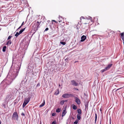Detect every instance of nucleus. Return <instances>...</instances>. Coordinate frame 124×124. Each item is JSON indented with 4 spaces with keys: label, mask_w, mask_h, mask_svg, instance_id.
Instances as JSON below:
<instances>
[{
    "label": "nucleus",
    "mask_w": 124,
    "mask_h": 124,
    "mask_svg": "<svg viewBox=\"0 0 124 124\" xmlns=\"http://www.w3.org/2000/svg\"><path fill=\"white\" fill-rule=\"evenodd\" d=\"M74 96L72 94L66 93L63 94L62 97L64 98H68L70 97Z\"/></svg>",
    "instance_id": "1"
},
{
    "label": "nucleus",
    "mask_w": 124,
    "mask_h": 124,
    "mask_svg": "<svg viewBox=\"0 0 124 124\" xmlns=\"http://www.w3.org/2000/svg\"><path fill=\"white\" fill-rule=\"evenodd\" d=\"M13 117H14L17 120H18V116L16 112H15L13 114L12 116Z\"/></svg>",
    "instance_id": "2"
},
{
    "label": "nucleus",
    "mask_w": 124,
    "mask_h": 124,
    "mask_svg": "<svg viewBox=\"0 0 124 124\" xmlns=\"http://www.w3.org/2000/svg\"><path fill=\"white\" fill-rule=\"evenodd\" d=\"M75 101L76 103L78 104L79 105L80 104V101L79 99L77 97H75Z\"/></svg>",
    "instance_id": "3"
},
{
    "label": "nucleus",
    "mask_w": 124,
    "mask_h": 124,
    "mask_svg": "<svg viewBox=\"0 0 124 124\" xmlns=\"http://www.w3.org/2000/svg\"><path fill=\"white\" fill-rule=\"evenodd\" d=\"M31 98L30 96H29L28 97H26L24 100V101L28 103L29 102Z\"/></svg>",
    "instance_id": "4"
},
{
    "label": "nucleus",
    "mask_w": 124,
    "mask_h": 124,
    "mask_svg": "<svg viewBox=\"0 0 124 124\" xmlns=\"http://www.w3.org/2000/svg\"><path fill=\"white\" fill-rule=\"evenodd\" d=\"M72 85L75 86H77L78 85V83L76 82L74 80H72L71 81Z\"/></svg>",
    "instance_id": "5"
},
{
    "label": "nucleus",
    "mask_w": 124,
    "mask_h": 124,
    "mask_svg": "<svg viewBox=\"0 0 124 124\" xmlns=\"http://www.w3.org/2000/svg\"><path fill=\"white\" fill-rule=\"evenodd\" d=\"M40 23V22H37L36 24L34 25H35V28H38L39 27V26Z\"/></svg>",
    "instance_id": "6"
},
{
    "label": "nucleus",
    "mask_w": 124,
    "mask_h": 124,
    "mask_svg": "<svg viewBox=\"0 0 124 124\" xmlns=\"http://www.w3.org/2000/svg\"><path fill=\"white\" fill-rule=\"evenodd\" d=\"M86 39V37L84 35L82 36L81 37V42H83Z\"/></svg>",
    "instance_id": "7"
},
{
    "label": "nucleus",
    "mask_w": 124,
    "mask_h": 124,
    "mask_svg": "<svg viewBox=\"0 0 124 124\" xmlns=\"http://www.w3.org/2000/svg\"><path fill=\"white\" fill-rule=\"evenodd\" d=\"M67 113V112L66 111V109L64 108L62 112V117L64 116Z\"/></svg>",
    "instance_id": "8"
},
{
    "label": "nucleus",
    "mask_w": 124,
    "mask_h": 124,
    "mask_svg": "<svg viewBox=\"0 0 124 124\" xmlns=\"http://www.w3.org/2000/svg\"><path fill=\"white\" fill-rule=\"evenodd\" d=\"M112 64H110L108 65L107 67H105L106 69L107 70L109 69L112 66Z\"/></svg>",
    "instance_id": "9"
},
{
    "label": "nucleus",
    "mask_w": 124,
    "mask_h": 124,
    "mask_svg": "<svg viewBox=\"0 0 124 124\" xmlns=\"http://www.w3.org/2000/svg\"><path fill=\"white\" fill-rule=\"evenodd\" d=\"M81 115H78L77 114V117L78 119V120H80L81 119Z\"/></svg>",
    "instance_id": "10"
},
{
    "label": "nucleus",
    "mask_w": 124,
    "mask_h": 124,
    "mask_svg": "<svg viewBox=\"0 0 124 124\" xmlns=\"http://www.w3.org/2000/svg\"><path fill=\"white\" fill-rule=\"evenodd\" d=\"M45 104V101L44 100L43 102L39 106L40 108H41L43 107Z\"/></svg>",
    "instance_id": "11"
},
{
    "label": "nucleus",
    "mask_w": 124,
    "mask_h": 124,
    "mask_svg": "<svg viewBox=\"0 0 124 124\" xmlns=\"http://www.w3.org/2000/svg\"><path fill=\"white\" fill-rule=\"evenodd\" d=\"M11 41L10 40H8L6 43V45H10L11 44Z\"/></svg>",
    "instance_id": "12"
},
{
    "label": "nucleus",
    "mask_w": 124,
    "mask_h": 124,
    "mask_svg": "<svg viewBox=\"0 0 124 124\" xmlns=\"http://www.w3.org/2000/svg\"><path fill=\"white\" fill-rule=\"evenodd\" d=\"M78 112V115H81V109H78L77 110Z\"/></svg>",
    "instance_id": "13"
},
{
    "label": "nucleus",
    "mask_w": 124,
    "mask_h": 124,
    "mask_svg": "<svg viewBox=\"0 0 124 124\" xmlns=\"http://www.w3.org/2000/svg\"><path fill=\"white\" fill-rule=\"evenodd\" d=\"M25 28L23 29H22L21 30L19 31V34H21L22 33L24 30Z\"/></svg>",
    "instance_id": "14"
},
{
    "label": "nucleus",
    "mask_w": 124,
    "mask_h": 124,
    "mask_svg": "<svg viewBox=\"0 0 124 124\" xmlns=\"http://www.w3.org/2000/svg\"><path fill=\"white\" fill-rule=\"evenodd\" d=\"M72 105V108L73 109L75 110L77 109V107L74 104Z\"/></svg>",
    "instance_id": "15"
},
{
    "label": "nucleus",
    "mask_w": 124,
    "mask_h": 124,
    "mask_svg": "<svg viewBox=\"0 0 124 124\" xmlns=\"http://www.w3.org/2000/svg\"><path fill=\"white\" fill-rule=\"evenodd\" d=\"M6 48L7 47L6 46H3L2 49V51L3 52H5L6 51Z\"/></svg>",
    "instance_id": "16"
},
{
    "label": "nucleus",
    "mask_w": 124,
    "mask_h": 124,
    "mask_svg": "<svg viewBox=\"0 0 124 124\" xmlns=\"http://www.w3.org/2000/svg\"><path fill=\"white\" fill-rule=\"evenodd\" d=\"M61 109L60 108H58L56 110V112H59L61 111Z\"/></svg>",
    "instance_id": "17"
},
{
    "label": "nucleus",
    "mask_w": 124,
    "mask_h": 124,
    "mask_svg": "<svg viewBox=\"0 0 124 124\" xmlns=\"http://www.w3.org/2000/svg\"><path fill=\"white\" fill-rule=\"evenodd\" d=\"M27 104V103L24 101V102L23 105V108H24Z\"/></svg>",
    "instance_id": "18"
},
{
    "label": "nucleus",
    "mask_w": 124,
    "mask_h": 124,
    "mask_svg": "<svg viewBox=\"0 0 124 124\" xmlns=\"http://www.w3.org/2000/svg\"><path fill=\"white\" fill-rule=\"evenodd\" d=\"M66 101H64V100L61 101L60 102L61 104L62 105H63L64 104L65 102Z\"/></svg>",
    "instance_id": "19"
},
{
    "label": "nucleus",
    "mask_w": 124,
    "mask_h": 124,
    "mask_svg": "<svg viewBox=\"0 0 124 124\" xmlns=\"http://www.w3.org/2000/svg\"><path fill=\"white\" fill-rule=\"evenodd\" d=\"M107 70L106 69V68H105L104 69L101 70V73H102Z\"/></svg>",
    "instance_id": "20"
},
{
    "label": "nucleus",
    "mask_w": 124,
    "mask_h": 124,
    "mask_svg": "<svg viewBox=\"0 0 124 124\" xmlns=\"http://www.w3.org/2000/svg\"><path fill=\"white\" fill-rule=\"evenodd\" d=\"M95 123L96 121L97 118V115L96 114H95Z\"/></svg>",
    "instance_id": "21"
},
{
    "label": "nucleus",
    "mask_w": 124,
    "mask_h": 124,
    "mask_svg": "<svg viewBox=\"0 0 124 124\" xmlns=\"http://www.w3.org/2000/svg\"><path fill=\"white\" fill-rule=\"evenodd\" d=\"M20 34H19V33L17 32L15 34V36L16 37H17Z\"/></svg>",
    "instance_id": "22"
},
{
    "label": "nucleus",
    "mask_w": 124,
    "mask_h": 124,
    "mask_svg": "<svg viewBox=\"0 0 124 124\" xmlns=\"http://www.w3.org/2000/svg\"><path fill=\"white\" fill-rule=\"evenodd\" d=\"M85 109H88V104L87 103H85Z\"/></svg>",
    "instance_id": "23"
},
{
    "label": "nucleus",
    "mask_w": 124,
    "mask_h": 124,
    "mask_svg": "<svg viewBox=\"0 0 124 124\" xmlns=\"http://www.w3.org/2000/svg\"><path fill=\"white\" fill-rule=\"evenodd\" d=\"M86 18L87 19L90 20L91 21H92V19L91 17L89 16L88 17H87Z\"/></svg>",
    "instance_id": "24"
},
{
    "label": "nucleus",
    "mask_w": 124,
    "mask_h": 124,
    "mask_svg": "<svg viewBox=\"0 0 124 124\" xmlns=\"http://www.w3.org/2000/svg\"><path fill=\"white\" fill-rule=\"evenodd\" d=\"M60 43L63 45H64L66 44V43L65 42H61Z\"/></svg>",
    "instance_id": "25"
},
{
    "label": "nucleus",
    "mask_w": 124,
    "mask_h": 124,
    "mask_svg": "<svg viewBox=\"0 0 124 124\" xmlns=\"http://www.w3.org/2000/svg\"><path fill=\"white\" fill-rule=\"evenodd\" d=\"M56 120H54L52 123V124H56Z\"/></svg>",
    "instance_id": "26"
},
{
    "label": "nucleus",
    "mask_w": 124,
    "mask_h": 124,
    "mask_svg": "<svg viewBox=\"0 0 124 124\" xmlns=\"http://www.w3.org/2000/svg\"><path fill=\"white\" fill-rule=\"evenodd\" d=\"M78 122V120H76L75 122L74 123V124H77Z\"/></svg>",
    "instance_id": "27"
},
{
    "label": "nucleus",
    "mask_w": 124,
    "mask_h": 124,
    "mask_svg": "<svg viewBox=\"0 0 124 124\" xmlns=\"http://www.w3.org/2000/svg\"><path fill=\"white\" fill-rule=\"evenodd\" d=\"M124 32H123L121 33L120 34L121 35V36L122 37H124Z\"/></svg>",
    "instance_id": "28"
},
{
    "label": "nucleus",
    "mask_w": 124,
    "mask_h": 124,
    "mask_svg": "<svg viewBox=\"0 0 124 124\" xmlns=\"http://www.w3.org/2000/svg\"><path fill=\"white\" fill-rule=\"evenodd\" d=\"M12 37V36H9V37H8V38L7 39L8 40L10 39Z\"/></svg>",
    "instance_id": "29"
},
{
    "label": "nucleus",
    "mask_w": 124,
    "mask_h": 124,
    "mask_svg": "<svg viewBox=\"0 0 124 124\" xmlns=\"http://www.w3.org/2000/svg\"><path fill=\"white\" fill-rule=\"evenodd\" d=\"M29 69H28V70H27V72H28V73H29V72H32V70H30V71H29Z\"/></svg>",
    "instance_id": "30"
},
{
    "label": "nucleus",
    "mask_w": 124,
    "mask_h": 124,
    "mask_svg": "<svg viewBox=\"0 0 124 124\" xmlns=\"http://www.w3.org/2000/svg\"><path fill=\"white\" fill-rule=\"evenodd\" d=\"M59 93V91H58L57 92H56L55 93V94L56 95H57Z\"/></svg>",
    "instance_id": "31"
},
{
    "label": "nucleus",
    "mask_w": 124,
    "mask_h": 124,
    "mask_svg": "<svg viewBox=\"0 0 124 124\" xmlns=\"http://www.w3.org/2000/svg\"><path fill=\"white\" fill-rule=\"evenodd\" d=\"M48 28H47L44 31H48Z\"/></svg>",
    "instance_id": "32"
},
{
    "label": "nucleus",
    "mask_w": 124,
    "mask_h": 124,
    "mask_svg": "<svg viewBox=\"0 0 124 124\" xmlns=\"http://www.w3.org/2000/svg\"><path fill=\"white\" fill-rule=\"evenodd\" d=\"M55 114L54 113H53L52 114V116H55Z\"/></svg>",
    "instance_id": "33"
},
{
    "label": "nucleus",
    "mask_w": 124,
    "mask_h": 124,
    "mask_svg": "<svg viewBox=\"0 0 124 124\" xmlns=\"http://www.w3.org/2000/svg\"><path fill=\"white\" fill-rule=\"evenodd\" d=\"M121 39H122V40H123V41H124V36L122 37Z\"/></svg>",
    "instance_id": "34"
},
{
    "label": "nucleus",
    "mask_w": 124,
    "mask_h": 124,
    "mask_svg": "<svg viewBox=\"0 0 124 124\" xmlns=\"http://www.w3.org/2000/svg\"><path fill=\"white\" fill-rule=\"evenodd\" d=\"M12 82V81L11 80V81H10L8 83H7L8 84V85H9L10 84H11V83Z\"/></svg>",
    "instance_id": "35"
},
{
    "label": "nucleus",
    "mask_w": 124,
    "mask_h": 124,
    "mask_svg": "<svg viewBox=\"0 0 124 124\" xmlns=\"http://www.w3.org/2000/svg\"><path fill=\"white\" fill-rule=\"evenodd\" d=\"M24 22H23L22 23V24L21 25V26H22L24 25Z\"/></svg>",
    "instance_id": "36"
},
{
    "label": "nucleus",
    "mask_w": 124,
    "mask_h": 124,
    "mask_svg": "<svg viewBox=\"0 0 124 124\" xmlns=\"http://www.w3.org/2000/svg\"><path fill=\"white\" fill-rule=\"evenodd\" d=\"M21 115H22L23 116H25L24 114L23 113H22V114H21Z\"/></svg>",
    "instance_id": "37"
},
{
    "label": "nucleus",
    "mask_w": 124,
    "mask_h": 124,
    "mask_svg": "<svg viewBox=\"0 0 124 124\" xmlns=\"http://www.w3.org/2000/svg\"><path fill=\"white\" fill-rule=\"evenodd\" d=\"M52 21H54V22H55V23H57V22H56L55 20H53Z\"/></svg>",
    "instance_id": "38"
},
{
    "label": "nucleus",
    "mask_w": 124,
    "mask_h": 124,
    "mask_svg": "<svg viewBox=\"0 0 124 124\" xmlns=\"http://www.w3.org/2000/svg\"><path fill=\"white\" fill-rule=\"evenodd\" d=\"M21 26V25L20 26V27H19L17 29H20L21 28V26Z\"/></svg>",
    "instance_id": "39"
},
{
    "label": "nucleus",
    "mask_w": 124,
    "mask_h": 124,
    "mask_svg": "<svg viewBox=\"0 0 124 124\" xmlns=\"http://www.w3.org/2000/svg\"><path fill=\"white\" fill-rule=\"evenodd\" d=\"M80 19H81V18H82L83 19H84V17H83V16H82L81 17H80Z\"/></svg>",
    "instance_id": "40"
},
{
    "label": "nucleus",
    "mask_w": 124,
    "mask_h": 124,
    "mask_svg": "<svg viewBox=\"0 0 124 124\" xmlns=\"http://www.w3.org/2000/svg\"><path fill=\"white\" fill-rule=\"evenodd\" d=\"M59 22H62V20H60V19L59 20Z\"/></svg>",
    "instance_id": "41"
},
{
    "label": "nucleus",
    "mask_w": 124,
    "mask_h": 124,
    "mask_svg": "<svg viewBox=\"0 0 124 124\" xmlns=\"http://www.w3.org/2000/svg\"><path fill=\"white\" fill-rule=\"evenodd\" d=\"M111 32H114V31H111Z\"/></svg>",
    "instance_id": "42"
},
{
    "label": "nucleus",
    "mask_w": 124,
    "mask_h": 124,
    "mask_svg": "<svg viewBox=\"0 0 124 124\" xmlns=\"http://www.w3.org/2000/svg\"><path fill=\"white\" fill-rule=\"evenodd\" d=\"M75 89L77 90H78V89L77 88H76Z\"/></svg>",
    "instance_id": "43"
},
{
    "label": "nucleus",
    "mask_w": 124,
    "mask_h": 124,
    "mask_svg": "<svg viewBox=\"0 0 124 124\" xmlns=\"http://www.w3.org/2000/svg\"><path fill=\"white\" fill-rule=\"evenodd\" d=\"M72 118L73 119H74V118H73V117H72Z\"/></svg>",
    "instance_id": "44"
},
{
    "label": "nucleus",
    "mask_w": 124,
    "mask_h": 124,
    "mask_svg": "<svg viewBox=\"0 0 124 124\" xmlns=\"http://www.w3.org/2000/svg\"><path fill=\"white\" fill-rule=\"evenodd\" d=\"M76 62V61L75 62V63H76V62Z\"/></svg>",
    "instance_id": "45"
},
{
    "label": "nucleus",
    "mask_w": 124,
    "mask_h": 124,
    "mask_svg": "<svg viewBox=\"0 0 124 124\" xmlns=\"http://www.w3.org/2000/svg\"><path fill=\"white\" fill-rule=\"evenodd\" d=\"M118 89H117L116 90H118Z\"/></svg>",
    "instance_id": "46"
},
{
    "label": "nucleus",
    "mask_w": 124,
    "mask_h": 124,
    "mask_svg": "<svg viewBox=\"0 0 124 124\" xmlns=\"http://www.w3.org/2000/svg\"><path fill=\"white\" fill-rule=\"evenodd\" d=\"M59 86H60V85H59Z\"/></svg>",
    "instance_id": "47"
},
{
    "label": "nucleus",
    "mask_w": 124,
    "mask_h": 124,
    "mask_svg": "<svg viewBox=\"0 0 124 124\" xmlns=\"http://www.w3.org/2000/svg\"><path fill=\"white\" fill-rule=\"evenodd\" d=\"M110 124H111V122H110Z\"/></svg>",
    "instance_id": "48"
},
{
    "label": "nucleus",
    "mask_w": 124,
    "mask_h": 124,
    "mask_svg": "<svg viewBox=\"0 0 124 124\" xmlns=\"http://www.w3.org/2000/svg\"><path fill=\"white\" fill-rule=\"evenodd\" d=\"M40 124H41V123H40Z\"/></svg>",
    "instance_id": "49"
},
{
    "label": "nucleus",
    "mask_w": 124,
    "mask_h": 124,
    "mask_svg": "<svg viewBox=\"0 0 124 124\" xmlns=\"http://www.w3.org/2000/svg\"><path fill=\"white\" fill-rule=\"evenodd\" d=\"M100 124H101V123H100Z\"/></svg>",
    "instance_id": "50"
}]
</instances>
